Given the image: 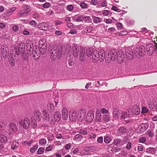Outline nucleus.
Returning a JSON list of instances; mask_svg holds the SVG:
<instances>
[{"label":"nucleus","instance_id":"22","mask_svg":"<svg viewBox=\"0 0 157 157\" xmlns=\"http://www.w3.org/2000/svg\"><path fill=\"white\" fill-rule=\"evenodd\" d=\"M156 150L154 147H149L146 149V152L148 153L154 155L156 153Z\"/></svg>","mask_w":157,"mask_h":157},{"label":"nucleus","instance_id":"44","mask_svg":"<svg viewBox=\"0 0 157 157\" xmlns=\"http://www.w3.org/2000/svg\"><path fill=\"white\" fill-rule=\"evenodd\" d=\"M2 57L5 58L7 57L9 55V51L2 52Z\"/></svg>","mask_w":157,"mask_h":157},{"label":"nucleus","instance_id":"32","mask_svg":"<svg viewBox=\"0 0 157 157\" xmlns=\"http://www.w3.org/2000/svg\"><path fill=\"white\" fill-rule=\"evenodd\" d=\"M92 19L93 22L95 23H98L102 21L101 19L99 17L95 16L93 17Z\"/></svg>","mask_w":157,"mask_h":157},{"label":"nucleus","instance_id":"62","mask_svg":"<svg viewBox=\"0 0 157 157\" xmlns=\"http://www.w3.org/2000/svg\"><path fill=\"white\" fill-rule=\"evenodd\" d=\"M9 62L10 65L12 66H14L15 64V60L13 59H11L9 60Z\"/></svg>","mask_w":157,"mask_h":157},{"label":"nucleus","instance_id":"2","mask_svg":"<svg viewBox=\"0 0 157 157\" xmlns=\"http://www.w3.org/2000/svg\"><path fill=\"white\" fill-rule=\"evenodd\" d=\"M18 49H16L15 53L17 55H20L22 58L24 60L28 59V56L25 53V44L23 43H19Z\"/></svg>","mask_w":157,"mask_h":157},{"label":"nucleus","instance_id":"50","mask_svg":"<svg viewBox=\"0 0 157 157\" xmlns=\"http://www.w3.org/2000/svg\"><path fill=\"white\" fill-rule=\"evenodd\" d=\"M90 2L91 4L95 6L98 4L99 3L98 0H91Z\"/></svg>","mask_w":157,"mask_h":157},{"label":"nucleus","instance_id":"63","mask_svg":"<svg viewBox=\"0 0 157 157\" xmlns=\"http://www.w3.org/2000/svg\"><path fill=\"white\" fill-rule=\"evenodd\" d=\"M31 120V123L32 124H33L34 125H36L37 124V122L34 118L32 117L30 118Z\"/></svg>","mask_w":157,"mask_h":157},{"label":"nucleus","instance_id":"8","mask_svg":"<svg viewBox=\"0 0 157 157\" xmlns=\"http://www.w3.org/2000/svg\"><path fill=\"white\" fill-rule=\"evenodd\" d=\"M42 119L44 121L48 122L50 119L49 114L47 110L45 109H44L42 111Z\"/></svg>","mask_w":157,"mask_h":157},{"label":"nucleus","instance_id":"58","mask_svg":"<svg viewBox=\"0 0 157 157\" xmlns=\"http://www.w3.org/2000/svg\"><path fill=\"white\" fill-rule=\"evenodd\" d=\"M42 6L44 8H48L50 6V5L48 2H46L43 4Z\"/></svg>","mask_w":157,"mask_h":157},{"label":"nucleus","instance_id":"55","mask_svg":"<svg viewBox=\"0 0 157 157\" xmlns=\"http://www.w3.org/2000/svg\"><path fill=\"white\" fill-rule=\"evenodd\" d=\"M37 24V23L34 21H31L29 22V24L33 27H35Z\"/></svg>","mask_w":157,"mask_h":157},{"label":"nucleus","instance_id":"64","mask_svg":"<svg viewBox=\"0 0 157 157\" xmlns=\"http://www.w3.org/2000/svg\"><path fill=\"white\" fill-rule=\"evenodd\" d=\"M103 142V138L101 136L99 137L97 139V142L99 143H102Z\"/></svg>","mask_w":157,"mask_h":157},{"label":"nucleus","instance_id":"30","mask_svg":"<svg viewBox=\"0 0 157 157\" xmlns=\"http://www.w3.org/2000/svg\"><path fill=\"white\" fill-rule=\"evenodd\" d=\"M19 144L17 141H14L12 143L11 145V148L13 150H15L17 149Z\"/></svg>","mask_w":157,"mask_h":157},{"label":"nucleus","instance_id":"54","mask_svg":"<svg viewBox=\"0 0 157 157\" xmlns=\"http://www.w3.org/2000/svg\"><path fill=\"white\" fill-rule=\"evenodd\" d=\"M121 142V140L119 139H117L114 140L113 143L115 145H117L119 144Z\"/></svg>","mask_w":157,"mask_h":157},{"label":"nucleus","instance_id":"11","mask_svg":"<svg viewBox=\"0 0 157 157\" xmlns=\"http://www.w3.org/2000/svg\"><path fill=\"white\" fill-rule=\"evenodd\" d=\"M126 55L129 59H132L133 58V53L132 49L130 48H127L125 50Z\"/></svg>","mask_w":157,"mask_h":157},{"label":"nucleus","instance_id":"20","mask_svg":"<svg viewBox=\"0 0 157 157\" xmlns=\"http://www.w3.org/2000/svg\"><path fill=\"white\" fill-rule=\"evenodd\" d=\"M72 19L75 21L82 22V15H75L72 17Z\"/></svg>","mask_w":157,"mask_h":157},{"label":"nucleus","instance_id":"51","mask_svg":"<svg viewBox=\"0 0 157 157\" xmlns=\"http://www.w3.org/2000/svg\"><path fill=\"white\" fill-rule=\"evenodd\" d=\"M44 151V149L43 148H40L38 149L37 151L38 154H43Z\"/></svg>","mask_w":157,"mask_h":157},{"label":"nucleus","instance_id":"4","mask_svg":"<svg viewBox=\"0 0 157 157\" xmlns=\"http://www.w3.org/2000/svg\"><path fill=\"white\" fill-rule=\"evenodd\" d=\"M148 127V124L143 123L138 127L136 130V132L137 133H142L146 130Z\"/></svg>","mask_w":157,"mask_h":157},{"label":"nucleus","instance_id":"40","mask_svg":"<svg viewBox=\"0 0 157 157\" xmlns=\"http://www.w3.org/2000/svg\"><path fill=\"white\" fill-rule=\"evenodd\" d=\"M82 138V136L80 134H77L75 136V139L77 141H81Z\"/></svg>","mask_w":157,"mask_h":157},{"label":"nucleus","instance_id":"33","mask_svg":"<svg viewBox=\"0 0 157 157\" xmlns=\"http://www.w3.org/2000/svg\"><path fill=\"white\" fill-rule=\"evenodd\" d=\"M23 8L26 11L25 13H28L31 11L30 7L28 5H24L23 6Z\"/></svg>","mask_w":157,"mask_h":157},{"label":"nucleus","instance_id":"37","mask_svg":"<svg viewBox=\"0 0 157 157\" xmlns=\"http://www.w3.org/2000/svg\"><path fill=\"white\" fill-rule=\"evenodd\" d=\"M103 120L105 122H109L110 121L109 116L106 114L104 115L103 116Z\"/></svg>","mask_w":157,"mask_h":157},{"label":"nucleus","instance_id":"25","mask_svg":"<svg viewBox=\"0 0 157 157\" xmlns=\"http://www.w3.org/2000/svg\"><path fill=\"white\" fill-rule=\"evenodd\" d=\"M32 52L31 53L30 52H29L30 54V55H32L33 56V59H38L40 56L39 55V54L37 53V52L36 51L32 50V51H31Z\"/></svg>","mask_w":157,"mask_h":157},{"label":"nucleus","instance_id":"28","mask_svg":"<svg viewBox=\"0 0 157 157\" xmlns=\"http://www.w3.org/2000/svg\"><path fill=\"white\" fill-rule=\"evenodd\" d=\"M47 108L48 111L51 112L52 111L54 110V107L53 104L50 102L47 104Z\"/></svg>","mask_w":157,"mask_h":157},{"label":"nucleus","instance_id":"34","mask_svg":"<svg viewBox=\"0 0 157 157\" xmlns=\"http://www.w3.org/2000/svg\"><path fill=\"white\" fill-rule=\"evenodd\" d=\"M7 138L3 135H0V141L2 143H6L7 142Z\"/></svg>","mask_w":157,"mask_h":157},{"label":"nucleus","instance_id":"9","mask_svg":"<svg viewBox=\"0 0 157 157\" xmlns=\"http://www.w3.org/2000/svg\"><path fill=\"white\" fill-rule=\"evenodd\" d=\"M86 51L84 48H81L79 50V60L83 62L86 59Z\"/></svg>","mask_w":157,"mask_h":157},{"label":"nucleus","instance_id":"26","mask_svg":"<svg viewBox=\"0 0 157 157\" xmlns=\"http://www.w3.org/2000/svg\"><path fill=\"white\" fill-rule=\"evenodd\" d=\"M61 117V114L58 111H56L54 113V119L55 121H59Z\"/></svg>","mask_w":157,"mask_h":157},{"label":"nucleus","instance_id":"43","mask_svg":"<svg viewBox=\"0 0 157 157\" xmlns=\"http://www.w3.org/2000/svg\"><path fill=\"white\" fill-rule=\"evenodd\" d=\"M111 9L113 10V11L120 13L121 12V10L120 9L118 8L117 7L115 6H113Z\"/></svg>","mask_w":157,"mask_h":157},{"label":"nucleus","instance_id":"35","mask_svg":"<svg viewBox=\"0 0 157 157\" xmlns=\"http://www.w3.org/2000/svg\"><path fill=\"white\" fill-rule=\"evenodd\" d=\"M93 49L91 48H88L86 50V56L88 57L90 56L92 54L93 52Z\"/></svg>","mask_w":157,"mask_h":157},{"label":"nucleus","instance_id":"48","mask_svg":"<svg viewBox=\"0 0 157 157\" xmlns=\"http://www.w3.org/2000/svg\"><path fill=\"white\" fill-rule=\"evenodd\" d=\"M146 133L149 137H152L153 136V132L150 130L146 132Z\"/></svg>","mask_w":157,"mask_h":157},{"label":"nucleus","instance_id":"3","mask_svg":"<svg viewBox=\"0 0 157 157\" xmlns=\"http://www.w3.org/2000/svg\"><path fill=\"white\" fill-rule=\"evenodd\" d=\"M19 124L24 129L29 128L31 125L30 121L28 118H25L23 120L19 121Z\"/></svg>","mask_w":157,"mask_h":157},{"label":"nucleus","instance_id":"46","mask_svg":"<svg viewBox=\"0 0 157 157\" xmlns=\"http://www.w3.org/2000/svg\"><path fill=\"white\" fill-rule=\"evenodd\" d=\"M54 136L52 134L50 133L49 135L47 137L48 140L49 141H52V140L54 138Z\"/></svg>","mask_w":157,"mask_h":157},{"label":"nucleus","instance_id":"1","mask_svg":"<svg viewBox=\"0 0 157 157\" xmlns=\"http://www.w3.org/2000/svg\"><path fill=\"white\" fill-rule=\"evenodd\" d=\"M105 53L104 50H101L99 52L97 50H94L92 55V60L94 62H97L98 60L102 61L105 58Z\"/></svg>","mask_w":157,"mask_h":157},{"label":"nucleus","instance_id":"41","mask_svg":"<svg viewBox=\"0 0 157 157\" xmlns=\"http://www.w3.org/2000/svg\"><path fill=\"white\" fill-rule=\"evenodd\" d=\"M100 4L101 6L104 7L107 6V3L105 0H102L100 2Z\"/></svg>","mask_w":157,"mask_h":157},{"label":"nucleus","instance_id":"45","mask_svg":"<svg viewBox=\"0 0 157 157\" xmlns=\"http://www.w3.org/2000/svg\"><path fill=\"white\" fill-rule=\"evenodd\" d=\"M148 111V109L145 107H143L142 108L141 113L143 114L146 113Z\"/></svg>","mask_w":157,"mask_h":157},{"label":"nucleus","instance_id":"60","mask_svg":"<svg viewBox=\"0 0 157 157\" xmlns=\"http://www.w3.org/2000/svg\"><path fill=\"white\" fill-rule=\"evenodd\" d=\"M33 142V140H31L29 141H25L23 142V144H25L26 145H29L31 144Z\"/></svg>","mask_w":157,"mask_h":157},{"label":"nucleus","instance_id":"59","mask_svg":"<svg viewBox=\"0 0 157 157\" xmlns=\"http://www.w3.org/2000/svg\"><path fill=\"white\" fill-rule=\"evenodd\" d=\"M37 147L35 146H33V147L31 148L30 149V151L33 153L37 149Z\"/></svg>","mask_w":157,"mask_h":157},{"label":"nucleus","instance_id":"38","mask_svg":"<svg viewBox=\"0 0 157 157\" xmlns=\"http://www.w3.org/2000/svg\"><path fill=\"white\" fill-rule=\"evenodd\" d=\"M102 13L104 16H107L110 14H111V13L110 11L107 10H103Z\"/></svg>","mask_w":157,"mask_h":157},{"label":"nucleus","instance_id":"49","mask_svg":"<svg viewBox=\"0 0 157 157\" xmlns=\"http://www.w3.org/2000/svg\"><path fill=\"white\" fill-rule=\"evenodd\" d=\"M117 26L118 30H121L123 28V25L121 23H118L117 24Z\"/></svg>","mask_w":157,"mask_h":157},{"label":"nucleus","instance_id":"31","mask_svg":"<svg viewBox=\"0 0 157 157\" xmlns=\"http://www.w3.org/2000/svg\"><path fill=\"white\" fill-rule=\"evenodd\" d=\"M112 140V138L109 136H105L104 137V141L106 143H109Z\"/></svg>","mask_w":157,"mask_h":157},{"label":"nucleus","instance_id":"13","mask_svg":"<svg viewBox=\"0 0 157 157\" xmlns=\"http://www.w3.org/2000/svg\"><path fill=\"white\" fill-rule=\"evenodd\" d=\"M155 48L153 47L151 44H149L146 46V50L148 54L151 55L153 53Z\"/></svg>","mask_w":157,"mask_h":157},{"label":"nucleus","instance_id":"14","mask_svg":"<svg viewBox=\"0 0 157 157\" xmlns=\"http://www.w3.org/2000/svg\"><path fill=\"white\" fill-rule=\"evenodd\" d=\"M69 117L71 120L73 121H75L77 119H78V114H76L75 111H71L69 114Z\"/></svg>","mask_w":157,"mask_h":157},{"label":"nucleus","instance_id":"52","mask_svg":"<svg viewBox=\"0 0 157 157\" xmlns=\"http://www.w3.org/2000/svg\"><path fill=\"white\" fill-rule=\"evenodd\" d=\"M96 116H97L96 117V121H100L101 120V114H99L98 113V115L96 114Z\"/></svg>","mask_w":157,"mask_h":157},{"label":"nucleus","instance_id":"57","mask_svg":"<svg viewBox=\"0 0 157 157\" xmlns=\"http://www.w3.org/2000/svg\"><path fill=\"white\" fill-rule=\"evenodd\" d=\"M80 6L82 8H86L87 7V4L84 2L81 3Z\"/></svg>","mask_w":157,"mask_h":157},{"label":"nucleus","instance_id":"29","mask_svg":"<svg viewBox=\"0 0 157 157\" xmlns=\"http://www.w3.org/2000/svg\"><path fill=\"white\" fill-rule=\"evenodd\" d=\"M82 23L89 22L91 21V19L90 17L82 15Z\"/></svg>","mask_w":157,"mask_h":157},{"label":"nucleus","instance_id":"5","mask_svg":"<svg viewBox=\"0 0 157 157\" xmlns=\"http://www.w3.org/2000/svg\"><path fill=\"white\" fill-rule=\"evenodd\" d=\"M117 52V59L118 63H121L123 62L124 60V56L121 50Z\"/></svg>","mask_w":157,"mask_h":157},{"label":"nucleus","instance_id":"18","mask_svg":"<svg viewBox=\"0 0 157 157\" xmlns=\"http://www.w3.org/2000/svg\"><path fill=\"white\" fill-rule=\"evenodd\" d=\"M38 27L41 30L47 31L48 30V25L45 22H42L39 24Z\"/></svg>","mask_w":157,"mask_h":157},{"label":"nucleus","instance_id":"21","mask_svg":"<svg viewBox=\"0 0 157 157\" xmlns=\"http://www.w3.org/2000/svg\"><path fill=\"white\" fill-rule=\"evenodd\" d=\"M26 47L27 50H28L29 52H30L32 50L31 49L32 48L33 46V44L31 40H27L26 41Z\"/></svg>","mask_w":157,"mask_h":157},{"label":"nucleus","instance_id":"47","mask_svg":"<svg viewBox=\"0 0 157 157\" xmlns=\"http://www.w3.org/2000/svg\"><path fill=\"white\" fill-rule=\"evenodd\" d=\"M144 50L141 48H139L138 50V54L140 56H142L143 55Z\"/></svg>","mask_w":157,"mask_h":157},{"label":"nucleus","instance_id":"6","mask_svg":"<svg viewBox=\"0 0 157 157\" xmlns=\"http://www.w3.org/2000/svg\"><path fill=\"white\" fill-rule=\"evenodd\" d=\"M72 53L74 56L77 58L78 55L79 48L77 45L74 44L72 46Z\"/></svg>","mask_w":157,"mask_h":157},{"label":"nucleus","instance_id":"23","mask_svg":"<svg viewBox=\"0 0 157 157\" xmlns=\"http://www.w3.org/2000/svg\"><path fill=\"white\" fill-rule=\"evenodd\" d=\"M126 131L127 129L126 128L121 127L117 129V132L119 134H124L126 133Z\"/></svg>","mask_w":157,"mask_h":157},{"label":"nucleus","instance_id":"15","mask_svg":"<svg viewBox=\"0 0 157 157\" xmlns=\"http://www.w3.org/2000/svg\"><path fill=\"white\" fill-rule=\"evenodd\" d=\"M9 130L11 132H14L17 131L18 128L15 124L13 123H10L9 124Z\"/></svg>","mask_w":157,"mask_h":157},{"label":"nucleus","instance_id":"19","mask_svg":"<svg viewBox=\"0 0 157 157\" xmlns=\"http://www.w3.org/2000/svg\"><path fill=\"white\" fill-rule=\"evenodd\" d=\"M62 117L63 119L66 120L67 119L68 117V111L67 108H63L62 110Z\"/></svg>","mask_w":157,"mask_h":157},{"label":"nucleus","instance_id":"56","mask_svg":"<svg viewBox=\"0 0 157 157\" xmlns=\"http://www.w3.org/2000/svg\"><path fill=\"white\" fill-rule=\"evenodd\" d=\"M127 114L126 113L124 112H122L121 113V117L123 119H125L127 117Z\"/></svg>","mask_w":157,"mask_h":157},{"label":"nucleus","instance_id":"7","mask_svg":"<svg viewBox=\"0 0 157 157\" xmlns=\"http://www.w3.org/2000/svg\"><path fill=\"white\" fill-rule=\"evenodd\" d=\"M117 52H111L110 53H109L108 55L107 59L108 61H114L117 59Z\"/></svg>","mask_w":157,"mask_h":157},{"label":"nucleus","instance_id":"53","mask_svg":"<svg viewBox=\"0 0 157 157\" xmlns=\"http://www.w3.org/2000/svg\"><path fill=\"white\" fill-rule=\"evenodd\" d=\"M146 138L144 137H141L139 139V142L144 143L146 141Z\"/></svg>","mask_w":157,"mask_h":157},{"label":"nucleus","instance_id":"12","mask_svg":"<svg viewBox=\"0 0 157 157\" xmlns=\"http://www.w3.org/2000/svg\"><path fill=\"white\" fill-rule=\"evenodd\" d=\"M78 119L81 121H82L86 119V111L84 110H81L79 113L78 114Z\"/></svg>","mask_w":157,"mask_h":157},{"label":"nucleus","instance_id":"39","mask_svg":"<svg viewBox=\"0 0 157 157\" xmlns=\"http://www.w3.org/2000/svg\"><path fill=\"white\" fill-rule=\"evenodd\" d=\"M47 143L46 140L44 139H41L39 140V144L41 145H44Z\"/></svg>","mask_w":157,"mask_h":157},{"label":"nucleus","instance_id":"61","mask_svg":"<svg viewBox=\"0 0 157 157\" xmlns=\"http://www.w3.org/2000/svg\"><path fill=\"white\" fill-rule=\"evenodd\" d=\"M93 30V28L92 26H90L87 27V32L90 33Z\"/></svg>","mask_w":157,"mask_h":157},{"label":"nucleus","instance_id":"16","mask_svg":"<svg viewBox=\"0 0 157 157\" xmlns=\"http://www.w3.org/2000/svg\"><path fill=\"white\" fill-rule=\"evenodd\" d=\"M113 118L118 119L120 116V113L118 109L116 108H114L113 111Z\"/></svg>","mask_w":157,"mask_h":157},{"label":"nucleus","instance_id":"27","mask_svg":"<svg viewBox=\"0 0 157 157\" xmlns=\"http://www.w3.org/2000/svg\"><path fill=\"white\" fill-rule=\"evenodd\" d=\"M147 105L150 109L151 110H153V109L154 107H156V105L155 104L153 101H148L147 103Z\"/></svg>","mask_w":157,"mask_h":157},{"label":"nucleus","instance_id":"42","mask_svg":"<svg viewBox=\"0 0 157 157\" xmlns=\"http://www.w3.org/2000/svg\"><path fill=\"white\" fill-rule=\"evenodd\" d=\"M128 33V32L127 31H121L120 32H118L117 34L120 36H123L127 35Z\"/></svg>","mask_w":157,"mask_h":157},{"label":"nucleus","instance_id":"17","mask_svg":"<svg viewBox=\"0 0 157 157\" xmlns=\"http://www.w3.org/2000/svg\"><path fill=\"white\" fill-rule=\"evenodd\" d=\"M131 112L134 114L138 115L140 112V107L137 105H135L132 109Z\"/></svg>","mask_w":157,"mask_h":157},{"label":"nucleus","instance_id":"36","mask_svg":"<svg viewBox=\"0 0 157 157\" xmlns=\"http://www.w3.org/2000/svg\"><path fill=\"white\" fill-rule=\"evenodd\" d=\"M1 52L9 51V49L7 46L6 44H3L2 45L1 48Z\"/></svg>","mask_w":157,"mask_h":157},{"label":"nucleus","instance_id":"10","mask_svg":"<svg viewBox=\"0 0 157 157\" xmlns=\"http://www.w3.org/2000/svg\"><path fill=\"white\" fill-rule=\"evenodd\" d=\"M94 118V113L93 110H90L86 116V120L88 122L91 121Z\"/></svg>","mask_w":157,"mask_h":157},{"label":"nucleus","instance_id":"24","mask_svg":"<svg viewBox=\"0 0 157 157\" xmlns=\"http://www.w3.org/2000/svg\"><path fill=\"white\" fill-rule=\"evenodd\" d=\"M34 116L36 118V119L39 120L41 119V113L38 110H36L34 111Z\"/></svg>","mask_w":157,"mask_h":157}]
</instances>
